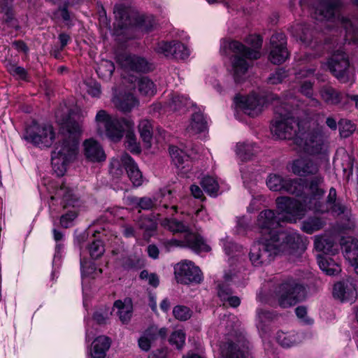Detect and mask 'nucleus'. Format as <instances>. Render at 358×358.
I'll use <instances>...</instances> for the list:
<instances>
[{"label": "nucleus", "mask_w": 358, "mask_h": 358, "mask_svg": "<svg viewBox=\"0 0 358 358\" xmlns=\"http://www.w3.org/2000/svg\"><path fill=\"white\" fill-rule=\"evenodd\" d=\"M322 182L321 177H316L310 181L309 187L310 196H306L303 202L289 196H279L275 200L277 208L279 210L278 213L272 210L262 211L257 220L261 236L271 238L272 236H277L280 232L278 229L281 222H295L297 220L302 219L308 210L318 212L327 211V206L320 201L324 191L318 186Z\"/></svg>", "instance_id": "nucleus-1"}, {"label": "nucleus", "mask_w": 358, "mask_h": 358, "mask_svg": "<svg viewBox=\"0 0 358 358\" xmlns=\"http://www.w3.org/2000/svg\"><path fill=\"white\" fill-rule=\"evenodd\" d=\"M80 126L78 123L68 125L66 133L56 143L51 154V164L58 176H62L68 165L76 158L78 152Z\"/></svg>", "instance_id": "nucleus-2"}, {"label": "nucleus", "mask_w": 358, "mask_h": 358, "mask_svg": "<svg viewBox=\"0 0 358 358\" xmlns=\"http://www.w3.org/2000/svg\"><path fill=\"white\" fill-rule=\"evenodd\" d=\"M340 0H318L312 14L318 21H330L337 17L338 22L345 29L344 40L348 43H358V17L338 14Z\"/></svg>", "instance_id": "nucleus-3"}, {"label": "nucleus", "mask_w": 358, "mask_h": 358, "mask_svg": "<svg viewBox=\"0 0 358 358\" xmlns=\"http://www.w3.org/2000/svg\"><path fill=\"white\" fill-rule=\"evenodd\" d=\"M291 99L275 106V119L271 130L278 139H291L299 136L300 130L303 129L308 122H299L294 115L293 103Z\"/></svg>", "instance_id": "nucleus-4"}, {"label": "nucleus", "mask_w": 358, "mask_h": 358, "mask_svg": "<svg viewBox=\"0 0 358 358\" xmlns=\"http://www.w3.org/2000/svg\"><path fill=\"white\" fill-rule=\"evenodd\" d=\"M248 42L252 45V49L237 41H233L229 45V48L233 53L231 63L236 83L243 80L250 66L248 60L257 59L261 56L259 50L262 45V38L259 36L254 35L248 38Z\"/></svg>", "instance_id": "nucleus-5"}, {"label": "nucleus", "mask_w": 358, "mask_h": 358, "mask_svg": "<svg viewBox=\"0 0 358 358\" xmlns=\"http://www.w3.org/2000/svg\"><path fill=\"white\" fill-rule=\"evenodd\" d=\"M295 142L303 150L310 155H326L328 152L329 142L323 134L322 127L314 122H308L299 135L295 138Z\"/></svg>", "instance_id": "nucleus-6"}, {"label": "nucleus", "mask_w": 358, "mask_h": 358, "mask_svg": "<svg viewBox=\"0 0 358 358\" xmlns=\"http://www.w3.org/2000/svg\"><path fill=\"white\" fill-rule=\"evenodd\" d=\"M279 252L278 243L275 241V236L271 238L261 236L250 248V260L255 266L267 265Z\"/></svg>", "instance_id": "nucleus-7"}, {"label": "nucleus", "mask_w": 358, "mask_h": 358, "mask_svg": "<svg viewBox=\"0 0 358 358\" xmlns=\"http://www.w3.org/2000/svg\"><path fill=\"white\" fill-rule=\"evenodd\" d=\"M328 67L340 83H352L355 81L354 69L350 66L348 56L344 51H335L328 61Z\"/></svg>", "instance_id": "nucleus-8"}, {"label": "nucleus", "mask_w": 358, "mask_h": 358, "mask_svg": "<svg viewBox=\"0 0 358 358\" xmlns=\"http://www.w3.org/2000/svg\"><path fill=\"white\" fill-rule=\"evenodd\" d=\"M56 198L62 199L61 204L64 209L71 208L60 217L61 226L64 228H69L78 215L75 208L78 205V199L73 193V190L64 183H62L60 187L56 190L55 196H52L50 199L53 201Z\"/></svg>", "instance_id": "nucleus-9"}, {"label": "nucleus", "mask_w": 358, "mask_h": 358, "mask_svg": "<svg viewBox=\"0 0 358 358\" xmlns=\"http://www.w3.org/2000/svg\"><path fill=\"white\" fill-rule=\"evenodd\" d=\"M266 185L272 191H283L302 197L306 189V181L301 178H284L277 174H271L267 180Z\"/></svg>", "instance_id": "nucleus-10"}, {"label": "nucleus", "mask_w": 358, "mask_h": 358, "mask_svg": "<svg viewBox=\"0 0 358 358\" xmlns=\"http://www.w3.org/2000/svg\"><path fill=\"white\" fill-rule=\"evenodd\" d=\"M304 287L294 280L282 283L278 291V302L281 307L294 306L304 298Z\"/></svg>", "instance_id": "nucleus-11"}, {"label": "nucleus", "mask_w": 358, "mask_h": 358, "mask_svg": "<svg viewBox=\"0 0 358 358\" xmlns=\"http://www.w3.org/2000/svg\"><path fill=\"white\" fill-rule=\"evenodd\" d=\"M168 250L172 248H189L196 252H208L210 247L205 243L203 237L197 233H187L182 240L171 239L164 243Z\"/></svg>", "instance_id": "nucleus-12"}, {"label": "nucleus", "mask_w": 358, "mask_h": 358, "mask_svg": "<svg viewBox=\"0 0 358 358\" xmlns=\"http://www.w3.org/2000/svg\"><path fill=\"white\" fill-rule=\"evenodd\" d=\"M174 270L177 281L182 284L199 283L202 280L201 270L190 261L185 260L177 264Z\"/></svg>", "instance_id": "nucleus-13"}, {"label": "nucleus", "mask_w": 358, "mask_h": 358, "mask_svg": "<svg viewBox=\"0 0 358 358\" xmlns=\"http://www.w3.org/2000/svg\"><path fill=\"white\" fill-rule=\"evenodd\" d=\"M270 44V61L274 64H280L285 62L289 57L285 35L282 32L273 34L271 37Z\"/></svg>", "instance_id": "nucleus-14"}, {"label": "nucleus", "mask_w": 358, "mask_h": 358, "mask_svg": "<svg viewBox=\"0 0 358 358\" xmlns=\"http://www.w3.org/2000/svg\"><path fill=\"white\" fill-rule=\"evenodd\" d=\"M275 241L278 243L280 252H285L289 250H303L306 245L302 236L292 231H280L277 236H275Z\"/></svg>", "instance_id": "nucleus-15"}, {"label": "nucleus", "mask_w": 358, "mask_h": 358, "mask_svg": "<svg viewBox=\"0 0 358 358\" xmlns=\"http://www.w3.org/2000/svg\"><path fill=\"white\" fill-rule=\"evenodd\" d=\"M55 138L51 125H39L27 131L26 139L40 147H50Z\"/></svg>", "instance_id": "nucleus-16"}, {"label": "nucleus", "mask_w": 358, "mask_h": 358, "mask_svg": "<svg viewBox=\"0 0 358 358\" xmlns=\"http://www.w3.org/2000/svg\"><path fill=\"white\" fill-rule=\"evenodd\" d=\"M357 289L355 280L348 277L334 285L333 294L342 302H352L357 297Z\"/></svg>", "instance_id": "nucleus-17"}, {"label": "nucleus", "mask_w": 358, "mask_h": 358, "mask_svg": "<svg viewBox=\"0 0 358 358\" xmlns=\"http://www.w3.org/2000/svg\"><path fill=\"white\" fill-rule=\"evenodd\" d=\"M134 129V123L129 118L114 117L105 129L107 136L114 141H119L124 134L129 130Z\"/></svg>", "instance_id": "nucleus-18"}, {"label": "nucleus", "mask_w": 358, "mask_h": 358, "mask_svg": "<svg viewBox=\"0 0 358 358\" xmlns=\"http://www.w3.org/2000/svg\"><path fill=\"white\" fill-rule=\"evenodd\" d=\"M121 164L126 170L127 176L134 186L138 187L143 183V175L138 169L137 164L134 160L127 153L122 155L120 162L114 160L111 163L113 167H116Z\"/></svg>", "instance_id": "nucleus-19"}, {"label": "nucleus", "mask_w": 358, "mask_h": 358, "mask_svg": "<svg viewBox=\"0 0 358 358\" xmlns=\"http://www.w3.org/2000/svg\"><path fill=\"white\" fill-rule=\"evenodd\" d=\"M117 60L121 66L126 70L146 73L153 69L152 64L145 58L136 55H121Z\"/></svg>", "instance_id": "nucleus-20"}, {"label": "nucleus", "mask_w": 358, "mask_h": 358, "mask_svg": "<svg viewBox=\"0 0 358 358\" xmlns=\"http://www.w3.org/2000/svg\"><path fill=\"white\" fill-rule=\"evenodd\" d=\"M114 25L122 29L134 23L137 13L129 6L122 3L116 4L113 8Z\"/></svg>", "instance_id": "nucleus-21"}, {"label": "nucleus", "mask_w": 358, "mask_h": 358, "mask_svg": "<svg viewBox=\"0 0 358 358\" xmlns=\"http://www.w3.org/2000/svg\"><path fill=\"white\" fill-rule=\"evenodd\" d=\"M222 354L224 358H248L249 343L244 338L229 342L222 348Z\"/></svg>", "instance_id": "nucleus-22"}, {"label": "nucleus", "mask_w": 358, "mask_h": 358, "mask_svg": "<svg viewBox=\"0 0 358 358\" xmlns=\"http://www.w3.org/2000/svg\"><path fill=\"white\" fill-rule=\"evenodd\" d=\"M291 169L294 174L301 177L314 175L316 176L319 171V165L309 157H305L294 160Z\"/></svg>", "instance_id": "nucleus-23"}, {"label": "nucleus", "mask_w": 358, "mask_h": 358, "mask_svg": "<svg viewBox=\"0 0 358 358\" xmlns=\"http://www.w3.org/2000/svg\"><path fill=\"white\" fill-rule=\"evenodd\" d=\"M235 101L244 113L251 117L257 116L262 111V106L258 96L253 94L248 96H236Z\"/></svg>", "instance_id": "nucleus-24"}, {"label": "nucleus", "mask_w": 358, "mask_h": 358, "mask_svg": "<svg viewBox=\"0 0 358 358\" xmlns=\"http://www.w3.org/2000/svg\"><path fill=\"white\" fill-rule=\"evenodd\" d=\"M84 155L92 162H101L106 159V154L100 143L92 139H87L83 143Z\"/></svg>", "instance_id": "nucleus-25"}, {"label": "nucleus", "mask_w": 358, "mask_h": 358, "mask_svg": "<svg viewBox=\"0 0 358 358\" xmlns=\"http://www.w3.org/2000/svg\"><path fill=\"white\" fill-rule=\"evenodd\" d=\"M110 345L111 340L108 336H101L95 338L90 351L92 358H105Z\"/></svg>", "instance_id": "nucleus-26"}, {"label": "nucleus", "mask_w": 358, "mask_h": 358, "mask_svg": "<svg viewBox=\"0 0 358 358\" xmlns=\"http://www.w3.org/2000/svg\"><path fill=\"white\" fill-rule=\"evenodd\" d=\"M169 153L174 165L180 170L187 168L185 172L188 171L189 167V155L183 150L176 146L169 147Z\"/></svg>", "instance_id": "nucleus-27"}, {"label": "nucleus", "mask_w": 358, "mask_h": 358, "mask_svg": "<svg viewBox=\"0 0 358 358\" xmlns=\"http://www.w3.org/2000/svg\"><path fill=\"white\" fill-rule=\"evenodd\" d=\"M114 307L117 309V314L121 322L127 324L131 320L133 312L131 299L126 298L124 301L117 300L114 303Z\"/></svg>", "instance_id": "nucleus-28"}, {"label": "nucleus", "mask_w": 358, "mask_h": 358, "mask_svg": "<svg viewBox=\"0 0 358 358\" xmlns=\"http://www.w3.org/2000/svg\"><path fill=\"white\" fill-rule=\"evenodd\" d=\"M314 247L316 250L322 252L324 255H335L337 248H335L333 240L326 236H316L314 241Z\"/></svg>", "instance_id": "nucleus-29"}, {"label": "nucleus", "mask_w": 358, "mask_h": 358, "mask_svg": "<svg viewBox=\"0 0 358 358\" xmlns=\"http://www.w3.org/2000/svg\"><path fill=\"white\" fill-rule=\"evenodd\" d=\"M317 259L320 269L328 275H336L341 271L339 264L331 257L319 255Z\"/></svg>", "instance_id": "nucleus-30"}, {"label": "nucleus", "mask_w": 358, "mask_h": 358, "mask_svg": "<svg viewBox=\"0 0 358 358\" xmlns=\"http://www.w3.org/2000/svg\"><path fill=\"white\" fill-rule=\"evenodd\" d=\"M217 294L220 299L224 302H227L232 308H237L241 303V299L238 296H233V292L225 283H220L217 285Z\"/></svg>", "instance_id": "nucleus-31"}, {"label": "nucleus", "mask_w": 358, "mask_h": 358, "mask_svg": "<svg viewBox=\"0 0 358 358\" xmlns=\"http://www.w3.org/2000/svg\"><path fill=\"white\" fill-rule=\"evenodd\" d=\"M162 225L173 233H192L189 231V225L185 220L176 218H165L162 220Z\"/></svg>", "instance_id": "nucleus-32"}, {"label": "nucleus", "mask_w": 358, "mask_h": 358, "mask_svg": "<svg viewBox=\"0 0 358 358\" xmlns=\"http://www.w3.org/2000/svg\"><path fill=\"white\" fill-rule=\"evenodd\" d=\"M206 129V121L201 113H195L192 115L190 123L186 128V132L189 135H195L204 131Z\"/></svg>", "instance_id": "nucleus-33"}, {"label": "nucleus", "mask_w": 358, "mask_h": 358, "mask_svg": "<svg viewBox=\"0 0 358 358\" xmlns=\"http://www.w3.org/2000/svg\"><path fill=\"white\" fill-rule=\"evenodd\" d=\"M258 152V148L254 143H238L236 145V154L241 161L250 160Z\"/></svg>", "instance_id": "nucleus-34"}, {"label": "nucleus", "mask_w": 358, "mask_h": 358, "mask_svg": "<svg viewBox=\"0 0 358 358\" xmlns=\"http://www.w3.org/2000/svg\"><path fill=\"white\" fill-rule=\"evenodd\" d=\"M292 34L294 37L305 44H309L312 41V31L306 24H296L293 27Z\"/></svg>", "instance_id": "nucleus-35"}, {"label": "nucleus", "mask_w": 358, "mask_h": 358, "mask_svg": "<svg viewBox=\"0 0 358 358\" xmlns=\"http://www.w3.org/2000/svg\"><path fill=\"white\" fill-rule=\"evenodd\" d=\"M1 13L3 14V20L9 27H16V19L13 10V0H2L1 2Z\"/></svg>", "instance_id": "nucleus-36"}, {"label": "nucleus", "mask_w": 358, "mask_h": 358, "mask_svg": "<svg viewBox=\"0 0 358 358\" xmlns=\"http://www.w3.org/2000/svg\"><path fill=\"white\" fill-rule=\"evenodd\" d=\"M138 131L145 146L150 147L153 134L150 121L147 119L141 120L138 124Z\"/></svg>", "instance_id": "nucleus-37"}, {"label": "nucleus", "mask_w": 358, "mask_h": 358, "mask_svg": "<svg viewBox=\"0 0 358 358\" xmlns=\"http://www.w3.org/2000/svg\"><path fill=\"white\" fill-rule=\"evenodd\" d=\"M276 341L283 348H290L301 342L298 334L283 331L277 333Z\"/></svg>", "instance_id": "nucleus-38"}, {"label": "nucleus", "mask_w": 358, "mask_h": 358, "mask_svg": "<svg viewBox=\"0 0 358 358\" xmlns=\"http://www.w3.org/2000/svg\"><path fill=\"white\" fill-rule=\"evenodd\" d=\"M322 99L327 104L336 105L341 101V94L330 86H324L320 91Z\"/></svg>", "instance_id": "nucleus-39"}, {"label": "nucleus", "mask_w": 358, "mask_h": 358, "mask_svg": "<svg viewBox=\"0 0 358 358\" xmlns=\"http://www.w3.org/2000/svg\"><path fill=\"white\" fill-rule=\"evenodd\" d=\"M325 225L326 222L324 220L320 217H309L303 222L301 229L304 232L311 234L322 229Z\"/></svg>", "instance_id": "nucleus-40"}, {"label": "nucleus", "mask_w": 358, "mask_h": 358, "mask_svg": "<svg viewBox=\"0 0 358 358\" xmlns=\"http://www.w3.org/2000/svg\"><path fill=\"white\" fill-rule=\"evenodd\" d=\"M345 257L349 261H354L358 257V240L350 238L347 240L342 246Z\"/></svg>", "instance_id": "nucleus-41"}, {"label": "nucleus", "mask_w": 358, "mask_h": 358, "mask_svg": "<svg viewBox=\"0 0 358 358\" xmlns=\"http://www.w3.org/2000/svg\"><path fill=\"white\" fill-rule=\"evenodd\" d=\"M133 24L139 27L145 31H150L155 27L156 22L154 17L151 15L137 14Z\"/></svg>", "instance_id": "nucleus-42"}, {"label": "nucleus", "mask_w": 358, "mask_h": 358, "mask_svg": "<svg viewBox=\"0 0 358 358\" xmlns=\"http://www.w3.org/2000/svg\"><path fill=\"white\" fill-rule=\"evenodd\" d=\"M257 327L262 331H266V326L275 319V315L268 310L258 309L257 310Z\"/></svg>", "instance_id": "nucleus-43"}, {"label": "nucleus", "mask_w": 358, "mask_h": 358, "mask_svg": "<svg viewBox=\"0 0 358 358\" xmlns=\"http://www.w3.org/2000/svg\"><path fill=\"white\" fill-rule=\"evenodd\" d=\"M138 89L145 96H152L157 91L154 83L148 77H142L138 80Z\"/></svg>", "instance_id": "nucleus-44"}, {"label": "nucleus", "mask_w": 358, "mask_h": 358, "mask_svg": "<svg viewBox=\"0 0 358 358\" xmlns=\"http://www.w3.org/2000/svg\"><path fill=\"white\" fill-rule=\"evenodd\" d=\"M316 177H321L322 178V182L319 185L318 187L321 189H322L324 191V193H325V191L320 187V185L323 183L324 182V178L321 176H314L313 178H312L309 182H310V181L316 178ZM310 187V183H308V187ZM308 191H309V194H306L305 192H304V195L302 196V199H304V198L306 196H310V189H308ZM323 195H324V194H323ZM323 197L324 196H322V197L320 199V201L322 202L326 206L327 208H328V210L327 212L329 210V206H327V204H329V205H332L334 203H335L336 202V197H337V194H336V190L334 187H331L330 189H329V194L327 196V201L326 203H324L323 201ZM302 202L303 201V200L301 201ZM317 213H319L318 211H317ZM321 213H327L326 212H320Z\"/></svg>", "instance_id": "nucleus-45"}, {"label": "nucleus", "mask_w": 358, "mask_h": 358, "mask_svg": "<svg viewBox=\"0 0 358 358\" xmlns=\"http://www.w3.org/2000/svg\"><path fill=\"white\" fill-rule=\"evenodd\" d=\"M192 104V102L187 97L180 94H173L170 102L171 108L176 111L185 110Z\"/></svg>", "instance_id": "nucleus-46"}, {"label": "nucleus", "mask_w": 358, "mask_h": 358, "mask_svg": "<svg viewBox=\"0 0 358 358\" xmlns=\"http://www.w3.org/2000/svg\"><path fill=\"white\" fill-rule=\"evenodd\" d=\"M203 190L210 196H216L219 189L217 182L210 176L203 177L200 182Z\"/></svg>", "instance_id": "nucleus-47"}, {"label": "nucleus", "mask_w": 358, "mask_h": 358, "mask_svg": "<svg viewBox=\"0 0 358 358\" xmlns=\"http://www.w3.org/2000/svg\"><path fill=\"white\" fill-rule=\"evenodd\" d=\"M115 71L114 64L109 60H102L96 69L97 74L104 78H110Z\"/></svg>", "instance_id": "nucleus-48"}, {"label": "nucleus", "mask_w": 358, "mask_h": 358, "mask_svg": "<svg viewBox=\"0 0 358 358\" xmlns=\"http://www.w3.org/2000/svg\"><path fill=\"white\" fill-rule=\"evenodd\" d=\"M137 104V100L131 94H125L117 104L119 110L127 113L131 110Z\"/></svg>", "instance_id": "nucleus-49"}, {"label": "nucleus", "mask_w": 358, "mask_h": 358, "mask_svg": "<svg viewBox=\"0 0 358 358\" xmlns=\"http://www.w3.org/2000/svg\"><path fill=\"white\" fill-rule=\"evenodd\" d=\"M125 144L126 148L131 152L138 154L141 152V148L136 141V138L134 133V129H129L126 132Z\"/></svg>", "instance_id": "nucleus-50"}, {"label": "nucleus", "mask_w": 358, "mask_h": 358, "mask_svg": "<svg viewBox=\"0 0 358 358\" xmlns=\"http://www.w3.org/2000/svg\"><path fill=\"white\" fill-rule=\"evenodd\" d=\"M172 56L173 58L185 59L188 57L189 52L187 47L182 43L173 41Z\"/></svg>", "instance_id": "nucleus-51"}, {"label": "nucleus", "mask_w": 358, "mask_h": 358, "mask_svg": "<svg viewBox=\"0 0 358 358\" xmlns=\"http://www.w3.org/2000/svg\"><path fill=\"white\" fill-rule=\"evenodd\" d=\"M90 256L94 259L100 257L104 252L103 243L100 240H94L88 246Z\"/></svg>", "instance_id": "nucleus-52"}, {"label": "nucleus", "mask_w": 358, "mask_h": 358, "mask_svg": "<svg viewBox=\"0 0 358 358\" xmlns=\"http://www.w3.org/2000/svg\"><path fill=\"white\" fill-rule=\"evenodd\" d=\"M173 314L174 317L181 321H185L192 315L191 310L185 306H176L173 308Z\"/></svg>", "instance_id": "nucleus-53"}, {"label": "nucleus", "mask_w": 358, "mask_h": 358, "mask_svg": "<svg viewBox=\"0 0 358 358\" xmlns=\"http://www.w3.org/2000/svg\"><path fill=\"white\" fill-rule=\"evenodd\" d=\"M112 119L113 118L108 114L106 110H100L98 111L95 117V121L99 129L102 127L106 129Z\"/></svg>", "instance_id": "nucleus-54"}, {"label": "nucleus", "mask_w": 358, "mask_h": 358, "mask_svg": "<svg viewBox=\"0 0 358 358\" xmlns=\"http://www.w3.org/2000/svg\"><path fill=\"white\" fill-rule=\"evenodd\" d=\"M331 210L336 215H344L350 220L351 216L350 210L341 202H336L331 205Z\"/></svg>", "instance_id": "nucleus-55"}, {"label": "nucleus", "mask_w": 358, "mask_h": 358, "mask_svg": "<svg viewBox=\"0 0 358 358\" xmlns=\"http://www.w3.org/2000/svg\"><path fill=\"white\" fill-rule=\"evenodd\" d=\"M185 341V334L182 331H176L170 336L169 342L171 345H175L176 348L181 349Z\"/></svg>", "instance_id": "nucleus-56"}, {"label": "nucleus", "mask_w": 358, "mask_h": 358, "mask_svg": "<svg viewBox=\"0 0 358 358\" xmlns=\"http://www.w3.org/2000/svg\"><path fill=\"white\" fill-rule=\"evenodd\" d=\"M173 47V42H166L161 41L158 43L155 47V50L157 52L163 54L166 57H171L172 56V50Z\"/></svg>", "instance_id": "nucleus-57"}, {"label": "nucleus", "mask_w": 358, "mask_h": 358, "mask_svg": "<svg viewBox=\"0 0 358 358\" xmlns=\"http://www.w3.org/2000/svg\"><path fill=\"white\" fill-rule=\"evenodd\" d=\"M287 77V71L283 69H279L275 73H272L268 77V80L269 83L276 85L281 83Z\"/></svg>", "instance_id": "nucleus-58"}, {"label": "nucleus", "mask_w": 358, "mask_h": 358, "mask_svg": "<svg viewBox=\"0 0 358 358\" xmlns=\"http://www.w3.org/2000/svg\"><path fill=\"white\" fill-rule=\"evenodd\" d=\"M122 266L124 268H138L141 266V260L136 256H129L123 258Z\"/></svg>", "instance_id": "nucleus-59"}, {"label": "nucleus", "mask_w": 358, "mask_h": 358, "mask_svg": "<svg viewBox=\"0 0 358 358\" xmlns=\"http://www.w3.org/2000/svg\"><path fill=\"white\" fill-rule=\"evenodd\" d=\"M86 91L93 97H99L101 94V85L96 82L90 81L84 83Z\"/></svg>", "instance_id": "nucleus-60"}, {"label": "nucleus", "mask_w": 358, "mask_h": 358, "mask_svg": "<svg viewBox=\"0 0 358 358\" xmlns=\"http://www.w3.org/2000/svg\"><path fill=\"white\" fill-rule=\"evenodd\" d=\"M138 227L145 231H153L156 229L155 222L148 217L141 219L138 222Z\"/></svg>", "instance_id": "nucleus-61"}, {"label": "nucleus", "mask_w": 358, "mask_h": 358, "mask_svg": "<svg viewBox=\"0 0 358 358\" xmlns=\"http://www.w3.org/2000/svg\"><path fill=\"white\" fill-rule=\"evenodd\" d=\"M157 200L150 197H142L138 199L137 203L139 208L143 210H150L156 205Z\"/></svg>", "instance_id": "nucleus-62"}, {"label": "nucleus", "mask_w": 358, "mask_h": 358, "mask_svg": "<svg viewBox=\"0 0 358 358\" xmlns=\"http://www.w3.org/2000/svg\"><path fill=\"white\" fill-rule=\"evenodd\" d=\"M8 70L12 75L17 76L20 79H26L27 72L24 68L12 65Z\"/></svg>", "instance_id": "nucleus-63"}, {"label": "nucleus", "mask_w": 358, "mask_h": 358, "mask_svg": "<svg viewBox=\"0 0 358 358\" xmlns=\"http://www.w3.org/2000/svg\"><path fill=\"white\" fill-rule=\"evenodd\" d=\"M143 336H146L150 342L156 341L158 338L157 327L153 325L148 328L143 333Z\"/></svg>", "instance_id": "nucleus-64"}]
</instances>
